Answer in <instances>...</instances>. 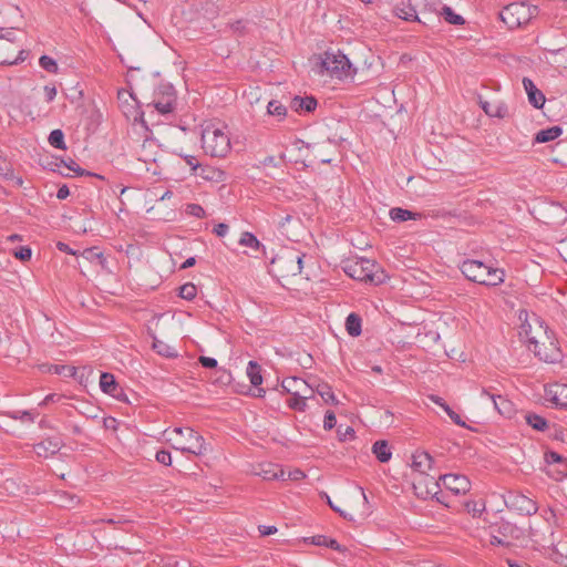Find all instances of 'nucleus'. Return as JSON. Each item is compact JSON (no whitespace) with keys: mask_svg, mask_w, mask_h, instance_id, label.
I'll return each instance as SVG.
<instances>
[{"mask_svg":"<svg viewBox=\"0 0 567 567\" xmlns=\"http://www.w3.org/2000/svg\"><path fill=\"white\" fill-rule=\"evenodd\" d=\"M303 257V254H299L293 249H287L274 257L271 265L280 277L297 276L301 274Z\"/></svg>","mask_w":567,"mask_h":567,"instance_id":"39448f33","label":"nucleus"},{"mask_svg":"<svg viewBox=\"0 0 567 567\" xmlns=\"http://www.w3.org/2000/svg\"><path fill=\"white\" fill-rule=\"evenodd\" d=\"M306 388H309L308 383L303 379L297 377L286 378L281 382L282 392L291 395L301 394Z\"/></svg>","mask_w":567,"mask_h":567,"instance_id":"412c9836","label":"nucleus"},{"mask_svg":"<svg viewBox=\"0 0 567 567\" xmlns=\"http://www.w3.org/2000/svg\"><path fill=\"white\" fill-rule=\"evenodd\" d=\"M247 375L254 386H259L262 383L261 367L256 361L248 362Z\"/></svg>","mask_w":567,"mask_h":567,"instance_id":"2f4dec72","label":"nucleus"},{"mask_svg":"<svg viewBox=\"0 0 567 567\" xmlns=\"http://www.w3.org/2000/svg\"><path fill=\"white\" fill-rule=\"evenodd\" d=\"M70 195L69 187L66 185H62L59 187L56 197L58 199H65Z\"/></svg>","mask_w":567,"mask_h":567,"instance_id":"680f3d73","label":"nucleus"},{"mask_svg":"<svg viewBox=\"0 0 567 567\" xmlns=\"http://www.w3.org/2000/svg\"><path fill=\"white\" fill-rule=\"evenodd\" d=\"M154 107L161 114H169L174 111L176 104V97L173 89L166 87L161 97H157L153 102Z\"/></svg>","mask_w":567,"mask_h":567,"instance_id":"a211bd4d","label":"nucleus"},{"mask_svg":"<svg viewBox=\"0 0 567 567\" xmlns=\"http://www.w3.org/2000/svg\"><path fill=\"white\" fill-rule=\"evenodd\" d=\"M197 176L202 177L205 181L221 183L226 179V173L223 169L213 167V166H202L196 173Z\"/></svg>","mask_w":567,"mask_h":567,"instance_id":"b1692460","label":"nucleus"},{"mask_svg":"<svg viewBox=\"0 0 567 567\" xmlns=\"http://www.w3.org/2000/svg\"><path fill=\"white\" fill-rule=\"evenodd\" d=\"M100 388L104 393L115 399H120L123 392L118 383L116 382L115 377L109 372L101 373Z\"/></svg>","mask_w":567,"mask_h":567,"instance_id":"aec40b11","label":"nucleus"},{"mask_svg":"<svg viewBox=\"0 0 567 567\" xmlns=\"http://www.w3.org/2000/svg\"><path fill=\"white\" fill-rule=\"evenodd\" d=\"M239 244L241 246L250 247L252 249H259V247L261 246V244L257 239V237L252 233H249V231L243 233V235L239 239Z\"/></svg>","mask_w":567,"mask_h":567,"instance_id":"58836bf2","label":"nucleus"},{"mask_svg":"<svg viewBox=\"0 0 567 567\" xmlns=\"http://www.w3.org/2000/svg\"><path fill=\"white\" fill-rule=\"evenodd\" d=\"M444 412L450 416V419L453 421V423H455L456 425L458 426H463L465 427L466 424L465 422L462 420L461 415L458 413H456L455 411H453L451 409V406L447 404L444 406Z\"/></svg>","mask_w":567,"mask_h":567,"instance_id":"37998d69","label":"nucleus"},{"mask_svg":"<svg viewBox=\"0 0 567 567\" xmlns=\"http://www.w3.org/2000/svg\"><path fill=\"white\" fill-rule=\"evenodd\" d=\"M202 148L212 157H226L231 150L228 128L223 123L208 122L202 128Z\"/></svg>","mask_w":567,"mask_h":567,"instance_id":"f03ea898","label":"nucleus"},{"mask_svg":"<svg viewBox=\"0 0 567 567\" xmlns=\"http://www.w3.org/2000/svg\"><path fill=\"white\" fill-rule=\"evenodd\" d=\"M336 423H337L336 414L332 411H327L326 415H324V421H323L324 430H327V431L332 430L336 426Z\"/></svg>","mask_w":567,"mask_h":567,"instance_id":"49530a36","label":"nucleus"},{"mask_svg":"<svg viewBox=\"0 0 567 567\" xmlns=\"http://www.w3.org/2000/svg\"><path fill=\"white\" fill-rule=\"evenodd\" d=\"M519 334L527 342L528 349H532V347L537 348L539 342L548 341V336L551 332L548 331V328L540 318L533 315L530 320L522 324Z\"/></svg>","mask_w":567,"mask_h":567,"instance_id":"6e6552de","label":"nucleus"},{"mask_svg":"<svg viewBox=\"0 0 567 567\" xmlns=\"http://www.w3.org/2000/svg\"><path fill=\"white\" fill-rule=\"evenodd\" d=\"M327 547L332 548L337 551L343 553L346 551V548L341 546L336 539L328 538Z\"/></svg>","mask_w":567,"mask_h":567,"instance_id":"13d9d810","label":"nucleus"},{"mask_svg":"<svg viewBox=\"0 0 567 567\" xmlns=\"http://www.w3.org/2000/svg\"><path fill=\"white\" fill-rule=\"evenodd\" d=\"M49 143L51 146L58 150H66V145L64 143V134L61 130H53L49 135Z\"/></svg>","mask_w":567,"mask_h":567,"instance_id":"e433bc0d","label":"nucleus"},{"mask_svg":"<svg viewBox=\"0 0 567 567\" xmlns=\"http://www.w3.org/2000/svg\"><path fill=\"white\" fill-rule=\"evenodd\" d=\"M2 179H6V181H12V182H13V184H14L16 186H18V187H21V186L23 185V179H22V177H20V176H16L14 174H13V177H2Z\"/></svg>","mask_w":567,"mask_h":567,"instance_id":"338daca9","label":"nucleus"},{"mask_svg":"<svg viewBox=\"0 0 567 567\" xmlns=\"http://www.w3.org/2000/svg\"><path fill=\"white\" fill-rule=\"evenodd\" d=\"M172 433L182 439L173 447L183 453H190L196 456L204 455L207 452L205 439L192 427H174Z\"/></svg>","mask_w":567,"mask_h":567,"instance_id":"7ed1b4c3","label":"nucleus"},{"mask_svg":"<svg viewBox=\"0 0 567 567\" xmlns=\"http://www.w3.org/2000/svg\"><path fill=\"white\" fill-rule=\"evenodd\" d=\"M546 474L553 480L560 482L567 478V458L554 451L545 452Z\"/></svg>","mask_w":567,"mask_h":567,"instance_id":"9d476101","label":"nucleus"},{"mask_svg":"<svg viewBox=\"0 0 567 567\" xmlns=\"http://www.w3.org/2000/svg\"><path fill=\"white\" fill-rule=\"evenodd\" d=\"M31 255H32L31 248L28 246H22L18 250L14 251V257L22 261L29 260L31 258Z\"/></svg>","mask_w":567,"mask_h":567,"instance_id":"a18cd8bd","label":"nucleus"},{"mask_svg":"<svg viewBox=\"0 0 567 567\" xmlns=\"http://www.w3.org/2000/svg\"><path fill=\"white\" fill-rule=\"evenodd\" d=\"M394 14L398 18L403 19L405 21L421 22V20L419 19V17L416 14L414 7H412L410 3L402 2L401 4L396 6L394 8Z\"/></svg>","mask_w":567,"mask_h":567,"instance_id":"a878e982","label":"nucleus"},{"mask_svg":"<svg viewBox=\"0 0 567 567\" xmlns=\"http://www.w3.org/2000/svg\"><path fill=\"white\" fill-rule=\"evenodd\" d=\"M257 475L261 476L266 481L286 480V472L280 466L271 463L261 464L260 471L257 472Z\"/></svg>","mask_w":567,"mask_h":567,"instance_id":"4be33fe9","label":"nucleus"},{"mask_svg":"<svg viewBox=\"0 0 567 567\" xmlns=\"http://www.w3.org/2000/svg\"><path fill=\"white\" fill-rule=\"evenodd\" d=\"M504 271L499 268L488 267L484 280H482L481 285L485 286H498L504 281Z\"/></svg>","mask_w":567,"mask_h":567,"instance_id":"cd10ccee","label":"nucleus"},{"mask_svg":"<svg viewBox=\"0 0 567 567\" xmlns=\"http://www.w3.org/2000/svg\"><path fill=\"white\" fill-rule=\"evenodd\" d=\"M389 214H390L391 219L393 221H398V223L406 221L410 219L421 218V214L413 213L409 209H404V208H400V207L392 208Z\"/></svg>","mask_w":567,"mask_h":567,"instance_id":"c85d7f7f","label":"nucleus"},{"mask_svg":"<svg viewBox=\"0 0 567 567\" xmlns=\"http://www.w3.org/2000/svg\"><path fill=\"white\" fill-rule=\"evenodd\" d=\"M439 480L447 489L456 495L466 494L471 489V482L464 475L444 474Z\"/></svg>","mask_w":567,"mask_h":567,"instance_id":"2eb2a0df","label":"nucleus"},{"mask_svg":"<svg viewBox=\"0 0 567 567\" xmlns=\"http://www.w3.org/2000/svg\"><path fill=\"white\" fill-rule=\"evenodd\" d=\"M545 399L556 408L567 410V384L553 383L545 386Z\"/></svg>","mask_w":567,"mask_h":567,"instance_id":"dca6fc26","label":"nucleus"},{"mask_svg":"<svg viewBox=\"0 0 567 567\" xmlns=\"http://www.w3.org/2000/svg\"><path fill=\"white\" fill-rule=\"evenodd\" d=\"M317 104V100L313 96H295L290 102V107L298 113H310L316 110Z\"/></svg>","mask_w":567,"mask_h":567,"instance_id":"5701e85b","label":"nucleus"},{"mask_svg":"<svg viewBox=\"0 0 567 567\" xmlns=\"http://www.w3.org/2000/svg\"><path fill=\"white\" fill-rule=\"evenodd\" d=\"M23 53H24V51H23V50H21V51L19 52V56H18L17 59H14V60H12V61H9V60H1V61H0V64H8V65L17 64L19 61H23V60H24V58L22 56V54H23Z\"/></svg>","mask_w":567,"mask_h":567,"instance_id":"69168bd1","label":"nucleus"},{"mask_svg":"<svg viewBox=\"0 0 567 567\" xmlns=\"http://www.w3.org/2000/svg\"><path fill=\"white\" fill-rule=\"evenodd\" d=\"M321 66L330 76L339 80L352 78L354 74L349 59L341 52H326Z\"/></svg>","mask_w":567,"mask_h":567,"instance_id":"0eeeda50","label":"nucleus"},{"mask_svg":"<svg viewBox=\"0 0 567 567\" xmlns=\"http://www.w3.org/2000/svg\"><path fill=\"white\" fill-rule=\"evenodd\" d=\"M196 295L197 288L193 282H187L179 287L178 296L185 300H193Z\"/></svg>","mask_w":567,"mask_h":567,"instance_id":"ea45409f","label":"nucleus"},{"mask_svg":"<svg viewBox=\"0 0 567 567\" xmlns=\"http://www.w3.org/2000/svg\"><path fill=\"white\" fill-rule=\"evenodd\" d=\"M378 268L379 266L374 261L358 258L347 261L343 269L349 277L355 280L379 284L381 279L377 276Z\"/></svg>","mask_w":567,"mask_h":567,"instance_id":"423d86ee","label":"nucleus"},{"mask_svg":"<svg viewBox=\"0 0 567 567\" xmlns=\"http://www.w3.org/2000/svg\"><path fill=\"white\" fill-rule=\"evenodd\" d=\"M326 497H327V502L329 504V506L331 507L332 511L337 512L340 514V516H342L343 518L348 519V520H353V516L343 512L341 508H339L338 506L333 505V503L331 502L330 497L326 494Z\"/></svg>","mask_w":567,"mask_h":567,"instance_id":"09e8293b","label":"nucleus"},{"mask_svg":"<svg viewBox=\"0 0 567 567\" xmlns=\"http://www.w3.org/2000/svg\"><path fill=\"white\" fill-rule=\"evenodd\" d=\"M196 264L195 257L187 258L181 266V269H187L193 267Z\"/></svg>","mask_w":567,"mask_h":567,"instance_id":"774afa93","label":"nucleus"},{"mask_svg":"<svg viewBox=\"0 0 567 567\" xmlns=\"http://www.w3.org/2000/svg\"><path fill=\"white\" fill-rule=\"evenodd\" d=\"M155 458L158 463L169 466L172 464V455L166 450H161L156 452Z\"/></svg>","mask_w":567,"mask_h":567,"instance_id":"c03bdc74","label":"nucleus"},{"mask_svg":"<svg viewBox=\"0 0 567 567\" xmlns=\"http://www.w3.org/2000/svg\"><path fill=\"white\" fill-rule=\"evenodd\" d=\"M152 348L162 357L165 358H175L177 357L176 350L168 346L166 342L157 339L156 337L153 338V346Z\"/></svg>","mask_w":567,"mask_h":567,"instance_id":"7c9ffc66","label":"nucleus"},{"mask_svg":"<svg viewBox=\"0 0 567 567\" xmlns=\"http://www.w3.org/2000/svg\"><path fill=\"white\" fill-rule=\"evenodd\" d=\"M186 213L197 218H203L205 216L204 208L198 204H188L186 206Z\"/></svg>","mask_w":567,"mask_h":567,"instance_id":"79ce46f5","label":"nucleus"},{"mask_svg":"<svg viewBox=\"0 0 567 567\" xmlns=\"http://www.w3.org/2000/svg\"><path fill=\"white\" fill-rule=\"evenodd\" d=\"M488 267L480 260L467 259L462 262L460 269L468 280L481 285Z\"/></svg>","mask_w":567,"mask_h":567,"instance_id":"4468645a","label":"nucleus"},{"mask_svg":"<svg viewBox=\"0 0 567 567\" xmlns=\"http://www.w3.org/2000/svg\"><path fill=\"white\" fill-rule=\"evenodd\" d=\"M228 225L225 223H219L214 228V234L218 237H224L228 233Z\"/></svg>","mask_w":567,"mask_h":567,"instance_id":"5fc2aeb1","label":"nucleus"},{"mask_svg":"<svg viewBox=\"0 0 567 567\" xmlns=\"http://www.w3.org/2000/svg\"><path fill=\"white\" fill-rule=\"evenodd\" d=\"M63 446V442L59 437H49L33 446L39 457L48 458L55 455Z\"/></svg>","mask_w":567,"mask_h":567,"instance_id":"f3484780","label":"nucleus"},{"mask_svg":"<svg viewBox=\"0 0 567 567\" xmlns=\"http://www.w3.org/2000/svg\"><path fill=\"white\" fill-rule=\"evenodd\" d=\"M305 477H306V474L301 470L296 468L293 471L288 472L286 480L300 481V480H303Z\"/></svg>","mask_w":567,"mask_h":567,"instance_id":"864d4df0","label":"nucleus"},{"mask_svg":"<svg viewBox=\"0 0 567 567\" xmlns=\"http://www.w3.org/2000/svg\"><path fill=\"white\" fill-rule=\"evenodd\" d=\"M317 393L327 403L338 404V400L332 391V388L327 383H319L316 389Z\"/></svg>","mask_w":567,"mask_h":567,"instance_id":"f704fd0d","label":"nucleus"},{"mask_svg":"<svg viewBox=\"0 0 567 567\" xmlns=\"http://www.w3.org/2000/svg\"><path fill=\"white\" fill-rule=\"evenodd\" d=\"M529 350L533 351L539 360L548 363L557 362L561 357L557 342L554 340L551 334L548 336V341L539 342L537 348L532 347Z\"/></svg>","mask_w":567,"mask_h":567,"instance_id":"f8f14e48","label":"nucleus"},{"mask_svg":"<svg viewBox=\"0 0 567 567\" xmlns=\"http://www.w3.org/2000/svg\"><path fill=\"white\" fill-rule=\"evenodd\" d=\"M199 362L204 368L213 369L217 367V360L210 357H199Z\"/></svg>","mask_w":567,"mask_h":567,"instance_id":"3c124183","label":"nucleus"},{"mask_svg":"<svg viewBox=\"0 0 567 567\" xmlns=\"http://www.w3.org/2000/svg\"><path fill=\"white\" fill-rule=\"evenodd\" d=\"M267 113L277 116L279 120H284L287 115V107L279 101L271 100L267 105Z\"/></svg>","mask_w":567,"mask_h":567,"instance_id":"c9c22d12","label":"nucleus"},{"mask_svg":"<svg viewBox=\"0 0 567 567\" xmlns=\"http://www.w3.org/2000/svg\"><path fill=\"white\" fill-rule=\"evenodd\" d=\"M56 248L60 251L66 252L69 255H75V251L72 248H70V246L68 244H65V243L58 241L56 243Z\"/></svg>","mask_w":567,"mask_h":567,"instance_id":"052dcab7","label":"nucleus"},{"mask_svg":"<svg viewBox=\"0 0 567 567\" xmlns=\"http://www.w3.org/2000/svg\"><path fill=\"white\" fill-rule=\"evenodd\" d=\"M2 177H13V168L10 165L0 164V178Z\"/></svg>","mask_w":567,"mask_h":567,"instance_id":"bf43d9fd","label":"nucleus"},{"mask_svg":"<svg viewBox=\"0 0 567 567\" xmlns=\"http://www.w3.org/2000/svg\"><path fill=\"white\" fill-rule=\"evenodd\" d=\"M56 87L54 85H45L44 86V94L47 102H52L56 96Z\"/></svg>","mask_w":567,"mask_h":567,"instance_id":"603ef678","label":"nucleus"},{"mask_svg":"<svg viewBox=\"0 0 567 567\" xmlns=\"http://www.w3.org/2000/svg\"><path fill=\"white\" fill-rule=\"evenodd\" d=\"M429 399L435 403L436 405L441 406L444 410V406L447 405V403L439 395L431 394Z\"/></svg>","mask_w":567,"mask_h":567,"instance_id":"e2e57ef3","label":"nucleus"},{"mask_svg":"<svg viewBox=\"0 0 567 567\" xmlns=\"http://www.w3.org/2000/svg\"><path fill=\"white\" fill-rule=\"evenodd\" d=\"M441 16H443L445 21L449 22L450 24L462 25L465 23L464 18L455 13L453 9L449 6H443Z\"/></svg>","mask_w":567,"mask_h":567,"instance_id":"72a5a7b5","label":"nucleus"},{"mask_svg":"<svg viewBox=\"0 0 567 567\" xmlns=\"http://www.w3.org/2000/svg\"><path fill=\"white\" fill-rule=\"evenodd\" d=\"M287 405L296 411H305L307 408V396L301 394L291 395V398L287 401Z\"/></svg>","mask_w":567,"mask_h":567,"instance_id":"4c0bfd02","label":"nucleus"},{"mask_svg":"<svg viewBox=\"0 0 567 567\" xmlns=\"http://www.w3.org/2000/svg\"><path fill=\"white\" fill-rule=\"evenodd\" d=\"M361 318L359 315L352 312L347 317L346 330L351 337H358L361 334Z\"/></svg>","mask_w":567,"mask_h":567,"instance_id":"c756f323","label":"nucleus"},{"mask_svg":"<svg viewBox=\"0 0 567 567\" xmlns=\"http://www.w3.org/2000/svg\"><path fill=\"white\" fill-rule=\"evenodd\" d=\"M563 134V128L560 126H551L545 130H540L536 136L535 142L536 143H547L550 141L556 140Z\"/></svg>","mask_w":567,"mask_h":567,"instance_id":"bb28decb","label":"nucleus"},{"mask_svg":"<svg viewBox=\"0 0 567 567\" xmlns=\"http://www.w3.org/2000/svg\"><path fill=\"white\" fill-rule=\"evenodd\" d=\"M184 159L188 166L195 172V174L198 172L200 164L198 163L197 158L194 155H185Z\"/></svg>","mask_w":567,"mask_h":567,"instance_id":"8fccbe9b","label":"nucleus"},{"mask_svg":"<svg viewBox=\"0 0 567 567\" xmlns=\"http://www.w3.org/2000/svg\"><path fill=\"white\" fill-rule=\"evenodd\" d=\"M536 12V7H532L526 2H514L506 6L501 11L499 17L509 29H517L527 24Z\"/></svg>","mask_w":567,"mask_h":567,"instance_id":"20e7f679","label":"nucleus"},{"mask_svg":"<svg viewBox=\"0 0 567 567\" xmlns=\"http://www.w3.org/2000/svg\"><path fill=\"white\" fill-rule=\"evenodd\" d=\"M258 529H259V533H260L261 536H269V535H272V534L277 533V527L276 526L259 525Z\"/></svg>","mask_w":567,"mask_h":567,"instance_id":"4d7b16f0","label":"nucleus"},{"mask_svg":"<svg viewBox=\"0 0 567 567\" xmlns=\"http://www.w3.org/2000/svg\"><path fill=\"white\" fill-rule=\"evenodd\" d=\"M338 436L340 441H347L348 439L354 437V430L351 426H346L344 430H342V426H339L337 430Z\"/></svg>","mask_w":567,"mask_h":567,"instance_id":"de8ad7c7","label":"nucleus"},{"mask_svg":"<svg viewBox=\"0 0 567 567\" xmlns=\"http://www.w3.org/2000/svg\"><path fill=\"white\" fill-rule=\"evenodd\" d=\"M495 533L491 535V544L509 547L512 540L518 538L519 530L515 525L502 522L496 526Z\"/></svg>","mask_w":567,"mask_h":567,"instance_id":"9b49d317","label":"nucleus"},{"mask_svg":"<svg viewBox=\"0 0 567 567\" xmlns=\"http://www.w3.org/2000/svg\"><path fill=\"white\" fill-rule=\"evenodd\" d=\"M504 502L508 509L516 511L520 515L530 516L538 511L537 503L519 492L509 491L504 496Z\"/></svg>","mask_w":567,"mask_h":567,"instance_id":"1a4fd4ad","label":"nucleus"},{"mask_svg":"<svg viewBox=\"0 0 567 567\" xmlns=\"http://www.w3.org/2000/svg\"><path fill=\"white\" fill-rule=\"evenodd\" d=\"M328 538L329 537H327L324 535H316L310 538V540H311L310 543L313 545H317V546H326L327 547Z\"/></svg>","mask_w":567,"mask_h":567,"instance_id":"6e6d98bb","label":"nucleus"},{"mask_svg":"<svg viewBox=\"0 0 567 567\" xmlns=\"http://www.w3.org/2000/svg\"><path fill=\"white\" fill-rule=\"evenodd\" d=\"M40 66L49 73H58V63L49 55H42L39 60Z\"/></svg>","mask_w":567,"mask_h":567,"instance_id":"a19ab883","label":"nucleus"},{"mask_svg":"<svg viewBox=\"0 0 567 567\" xmlns=\"http://www.w3.org/2000/svg\"><path fill=\"white\" fill-rule=\"evenodd\" d=\"M372 453L375 455L377 460L381 463H386L392 457V452L389 443L384 440L377 441L372 445Z\"/></svg>","mask_w":567,"mask_h":567,"instance_id":"393cba45","label":"nucleus"},{"mask_svg":"<svg viewBox=\"0 0 567 567\" xmlns=\"http://www.w3.org/2000/svg\"><path fill=\"white\" fill-rule=\"evenodd\" d=\"M523 86L528 95L529 103L535 109H542L545 104L546 99L543 92L536 87L533 80H530L529 78H524Z\"/></svg>","mask_w":567,"mask_h":567,"instance_id":"6ab92c4d","label":"nucleus"},{"mask_svg":"<svg viewBox=\"0 0 567 567\" xmlns=\"http://www.w3.org/2000/svg\"><path fill=\"white\" fill-rule=\"evenodd\" d=\"M526 423L536 431L544 432L548 427V422L542 415L536 413H527L525 415Z\"/></svg>","mask_w":567,"mask_h":567,"instance_id":"473e14b6","label":"nucleus"},{"mask_svg":"<svg viewBox=\"0 0 567 567\" xmlns=\"http://www.w3.org/2000/svg\"><path fill=\"white\" fill-rule=\"evenodd\" d=\"M433 458L427 452H416L412 456V485L415 495L420 498H427L435 495L440 489V484L434 476L427 472L432 468Z\"/></svg>","mask_w":567,"mask_h":567,"instance_id":"f257e3e1","label":"nucleus"},{"mask_svg":"<svg viewBox=\"0 0 567 567\" xmlns=\"http://www.w3.org/2000/svg\"><path fill=\"white\" fill-rule=\"evenodd\" d=\"M482 395L488 396L493 401L494 409L503 416L511 417L514 413L513 403L504 398L494 386H483Z\"/></svg>","mask_w":567,"mask_h":567,"instance_id":"ddd939ff","label":"nucleus"},{"mask_svg":"<svg viewBox=\"0 0 567 567\" xmlns=\"http://www.w3.org/2000/svg\"><path fill=\"white\" fill-rule=\"evenodd\" d=\"M60 398H61L60 395L54 394V393H52V394H48V395L43 399V401L40 403V405H47V404H49L50 402H55V401L60 400Z\"/></svg>","mask_w":567,"mask_h":567,"instance_id":"0e129e2a","label":"nucleus"}]
</instances>
